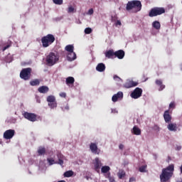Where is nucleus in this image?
I'll return each instance as SVG.
<instances>
[{
  "instance_id": "obj_27",
  "label": "nucleus",
  "mask_w": 182,
  "mask_h": 182,
  "mask_svg": "<svg viewBox=\"0 0 182 182\" xmlns=\"http://www.w3.org/2000/svg\"><path fill=\"white\" fill-rule=\"evenodd\" d=\"M152 26L153 28H154V29H160V28L161 27V25L160 24V23L157 21H155L152 23Z\"/></svg>"
},
{
  "instance_id": "obj_9",
  "label": "nucleus",
  "mask_w": 182,
  "mask_h": 182,
  "mask_svg": "<svg viewBox=\"0 0 182 182\" xmlns=\"http://www.w3.org/2000/svg\"><path fill=\"white\" fill-rule=\"evenodd\" d=\"M23 117L26 119L27 120H29V122H36V114L34 113H30L28 112H26L23 113Z\"/></svg>"
},
{
  "instance_id": "obj_16",
  "label": "nucleus",
  "mask_w": 182,
  "mask_h": 182,
  "mask_svg": "<svg viewBox=\"0 0 182 182\" xmlns=\"http://www.w3.org/2000/svg\"><path fill=\"white\" fill-rule=\"evenodd\" d=\"M121 99H123V92H118L117 94H114L112 97V100L114 102V103H116L117 100H121Z\"/></svg>"
},
{
  "instance_id": "obj_17",
  "label": "nucleus",
  "mask_w": 182,
  "mask_h": 182,
  "mask_svg": "<svg viewBox=\"0 0 182 182\" xmlns=\"http://www.w3.org/2000/svg\"><path fill=\"white\" fill-rule=\"evenodd\" d=\"M105 56L108 58V59H114L115 52L113 50H109L105 53Z\"/></svg>"
},
{
  "instance_id": "obj_50",
  "label": "nucleus",
  "mask_w": 182,
  "mask_h": 182,
  "mask_svg": "<svg viewBox=\"0 0 182 182\" xmlns=\"http://www.w3.org/2000/svg\"><path fill=\"white\" fill-rule=\"evenodd\" d=\"M180 170H181V174H182V165H181V167H180Z\"/></svg>"
},
{
  "instance_id": "obj_52",
  "label": "nucleus",
  "mask_w": 182,
  "mask_h": 182,
  "mask_svg": "<svg viewBox=\"0 0 182 182\" xmlns=\"http://www.w3.org/2000/svg\"><path fill=\"white\" fill-rule=\"evenodd\" d=\"M73 57V55H71V58Z\"/></svg>"
},
{
  "instance_id": "obj_40",
  "label": "nucleus",
  "mask_w": 182,
  "mask_h": 182,
  "mask_svg": "<svg viewBox=\"0 0 182 182\" xmlns=\"http://www.w3.org/2000/svg\"><path fill=\"white\" fill-rule=\"evenodd\" d=\"M62 110L65 112V110H69V105L67 104L66 105H63L61 107Z\"/></svg>"
},
{
  "instance_id": "obj_34",
  "label": "nucleus",
  "mask_w": 182,
  "mask_h": 182,
  "mask_svg": "<svg viewBox=\"0 0 182 182\" xmlns=\"http://www.w3.org/2000/svg\"><path fill=\"white\" fill-rule=\"evenodd\" d=\"M146 168H147V165H143L141 167H139V170L140 173H146Z\"/></svg>"
},
{
  "instance_id": "obj_15",
  "label": "nucleus",
  "mask_w": 182,
  "mask_h": 182,
  "mask_svg": "<svg viewBox=\"0 0 182 182\" xmlns=\"http://www.w3.org/2000/svg\"><path fill=\"white\" fill-rule=\"evenodd\" d=\"M57 159H58V161H57V164H59L60 166H61V167H63V164L64 161L63 160H65V156H63V154H62V153L58 152L57 153Z\"/></svg>"
},
{
  "instance_id": "obj_42",
  "label": "nucleus",
  "mask_w": 182,
  "mask_h": 182,
  "mask_svg": "<svg viewBox=\"0 0 182 182\" xmlns=\"http://www.w3.org/2000/svg\"><path fill=\"white\" fill-rule=\"evenodd\" d=\"M116 26H122V21L120 20H117V22L115 23Z\"/></svg>"
},
{
  "instance_id": "obj_1",
  "label": "nucleus",
  "mask_w": 182,
  "mask_h": 182,
  "mask_svg": "<svg viewBox=\"0 0 182 182\" xmlns=\"http://www.w3.org/2000/svg\"><path fill=\"white\" fill-rule=\"evenodd\" d=\"M174 173V164H170L166 168L162 169V172L160 175L161 182H167Z\"/></svg>"
},
{
  "instance_id": "obj_47",
  "label": "nucleus",
  "mask_w": 182,
  "mask_h": 182,
  "mask_svg": "<svg viewBox=\"0 0 182 182\" xmlns=\"http://www.w3.org/2000/svg\"><path fill=\"white\" fill-rule=\"evenodd\" d=\"M133 181H136V178H129V182H133Z\"/></svg>"
},
{
  "instance_id": "obj_19",
  "label": "nucleus",
  "mask_w": 182,
  "mask_h": 182,
  "mask_svg": "<svg viewBox=\"0 0 182 182\" xmlns=\"http://www.w3.org/2000/svg\"><path fill=\"white\" fill-rule=\"evenodd\" d=\"M115 58H117L118 59H123V58H124V50H119L115 51Z\"/></svg>"
},
{
  "instance_id": "obj_18",
  "label": "nucleus",
  "mask_w": 182,
  "mask_h": 182,
  "mask_svg": "<svg viewBox=\"0 0 182 182\" xmlns=\"http://www.w3.org/2000/svg\"><path fill=\"white\" fill-rule=\"evenodd\" d=\"M96 70L97 72H105V70H106V65L103 63H98L96 67Z\"/></svg>"
},
{
  "instance_id": "obj_3",
  "label": "nucleus",
  "mask_w": 182,
  "mask_h": 182,
  "mask_svg": "<svg viewBox=\"0 0 182 182\" xmlns=\"http://www.w3.org/2000/svg\"><path fill=\"white\" fill-rule=\"evenodd\" d=\"M55 41V36L53 34H48L41 38V43L43 48H49L52 43Z\"/></svg>"
},
{
  "instance_id": "obj_8",
  "label": "nucleus",
  "mask_w": 182,
  "mask_h": 182,
  "mask_svg": "<svg viewBox=\"0 0 182 182\" xmlns=\"http://www.w3.org/2000/svg\"><path fill=\"white\" fill-rule=\"evenodd\" d=\"M141 95H143V90H141V88L136 87L131 93V97H132V99H139V97H141Z\"/></svg>"
},
{
  "instance_id": "obj_46",
  "label": "nucleus",
  "mask_w": 182,
  "mask_h": 182,
  "mask_svg": "<svg viewBox=\"0 0 182 182\" xmlns=\"http://www.w3.org/2000/svg\"><path fill=\"white\" fill-rule=\"evenodd\" d=\"M119 149L120 150H123V149H124V145L120 144L119 146Z\"/></svg>"
},
{
  "instance_id": "obj_12",
  "label": "nucleus",
  "mask_w": 182,
  "mask_h": 182,
  "mask_svg": "<svg viewBox=\"0 0 182 182\" xmlns=\"http://www.w3.org/2000/svg\"><path fill=\"white\" fill-rule=\"evenodd\" d=\"M138 85L139 82L129 80L124 84V87H126V89H130V87H135V86H137Z\"/></svg>"
},
{
  "instance_id": "obj_43",
  "label": "nucleus",
  "mask_w": 182,
  "mask_h": 182,
  "mask_svg": "<svg viewBox=\"0 0 182 182\" xmlns=\"http://www.w3.org/2000/svg\"><path fill=\"white\" fill-rule=\"evenodd\" d=\"M159 86H160V87H159V92H161V90H163L164 89L166 88V85H163V84H161V85H159Z\"/></svg>"
},
{
  "instance_id": "obj_45",
  "label": "nucleus",
  "mask_w": 182,
  "mask_h": 182,
  "mask_svg": "<svg viewBox=\"0 0 182 182\" xmlns=\"http://www.w3.org/2000/svg\"><path fill=\"white\" fill-rule=\"evenodd\" d=\"M60 97H66V94L65 92H60Z\"/></svg>"
},
{
  "instance_id": "obj_2",
  "label": "nucleus",
  "mask_w": 182,
  "mask_h": 182,
  "mask_svg": "<svg viewBox=\"0 0 182 182\" xmlns=\"http://www.w3.org/2000/svg\"><path fill=\"white\" fill-rule=\"evenodd\" d=\"M141 1L139 0H132L128 1L127 4L126 9L127 11H132L134 14H137L141 11Z\"/></svg>"
},
{
  "instance_id": "obj_38",
  "label": "nucleus",
  "mask_w": 182,
  "mask_h": 182,
  "mask_svg": "<svg viewBox=\"0 0 182 182\" xmlns=\"http://www.w3.org/2000/svg\"><path fill=\"white\" fill-rule=\"evenodd\" d=\"M75 11V8H73L72 6L68 7V14H72Z\"/></svg>"
},
{
  "instance_id": "obj_36",
  "label": "nucleus",
  "mask_w": 182,
  "mask_h": 182,
  "mask_svg": "<svg viewBox=\"0 0 182 182\" xmlns=\"http://www.w3.org/2000/svg\"><path fill=\"white\" fill-rule=\"evenodd\" d=\"M113 79H114V80H116L117 82H122V78H120V77H119V76H117L116 75H114L113 76Z\"/></svg>"
},
{
  "instance_id": "obj_51",
  "label": "nucleus",
  "mask_w": 182,
  "mask_h": 182,
  "mask_svg": "<svg viewBox=\"0 0 182 182\" xmlns=\"http://www.w3.org/2000/svg\"><path fill=\"white\" fill-rule=\"evenodd\" d=\"M181 70H182V64H181Z\"/></svg>"
},
{
  "instance_id": "obj_41",
  "label": "nucleus",
  "mask_w": 182,
  "mask_h": 182,
  "mask_svg": "<svg viewBox=\"0 0 182 182\" xmlns=\"http://www.w3.org/2000/svg\"><path fill=\"white\" fill-rule=\"evenodd\" d=\"M162 84H163V82L161 81V80H156V85H157L158 86H160Z\"/></svg>"
},
{
  "instance_id": "obj_6",
  "label": "nucleus",
  "mask_w": 182,
  "mask_h": 182,
  "mask_svg": "<svg viewBox=\"0 0 182 182\" xmlns=\"http://www.w3.org/2000/svg\"><path fill=\"white\" fill-rule=\"evenodd\" d=\"M32 76V68H23L20 73V77L23 80H29Z\"/></svg>"
},
{
  "instance_id": "obj_39",
  "label": "nucleus",
  "mask_w": 182,
  "mask_h": 182,
  "mask_svg": "<svg viewBox=\"0 0 182 182\" xmlns=\"http://www.w3.org/2000/svg\"><path fill=\"white\" fill-rule=\"evenodd\" d=\"M176 108V103L174 102H171L169 104V110L170 109H175Z\"/></svg>"
},
{
  "instance_id": "obj_28",
  "label": "nucleus",
  "mask_w": 182,
  "mask_h": 182,
  "mask_svg": "<svg viewBox=\"0 0 182 182\" xmlns=\"http://www.w3.org/2000/svg\"><path fill=\"white\" fill-rule=\"evenodd\" d=\"M47 161L49 166H53V164H58V161H55L53 158H48Z\"/></svg>"
},
{
  "instance_id": "obj_31",
  "label": "nucleus",
  "mask_w": 182,
  "mask_h": 182,
  "mask_svg": "<svg viewBox=\"0 0 182 182\" xmlns=\"http://www.w3.org/2000/svg\"><path fill=\"white\" fill-rule=\"evenodd\" d=\"M46 153V149L44 147H40L38 150V154L39 156H42Z\"/></svg>"
},
{
  "instance_id": "obj_21",
  "label": "nucleus",
  "mask_w": 182,
  "mask_h": 182,
  "mask_svg": "<svg viewBox=\"0 0 182 182\" xmlns=\"http://www.w3.org/2000/svg\"><path fill=\"white\" fill-rule=\"evenodd\" d=\"M38 91L39 93H48L49 92V87L48 86L43 85L38 87Z\"/></svg>"
},
{
  "instance_id": "obj_20",
  "label": "nucleus",
  "mask_w": 182,
  "mask_h": 182,
  "mask_svg": "<svg viewBox=\"0 0 182 182\" xmlns=\"http://www.w3.org/2000/svg\"><path fill=\"white\" fill-rule=\"evenodd\" d=\"M167 129L169 132H177V124L169 123L167 126Z\"/></svg>"
},
{
  "instance_id": "obj_22",
  "label": "nucleus",
  "mask_w": 182,
  "mask_h": 182,
  "mask_svg": "<svg viewBox=\"0 0 182 182\" xmlns=\"http://www.w3.org/2000/svg\"><path fill=\"white\" fill-rule=\"evenodd\" d=\"M132 133H134L135 136H140V134H141V129L137 126H134L132 129Z\"/></svg>"
},
{
  "instance_id": "obj_24",
  "label": "nucleus",
  "mask_w": 182,
  "mask_h": 182,
  "mask_svg": "<svg viewBox=\"0 0 182 182\" xmlns=\"http://www.w3.org/2000/svg\"><path fill=\"white\" fill-rule=\"evenodd\" d=\"M117 176H118V178H119V180H122L124 178V177H126V172L123 170H120L117 173Z\"/></svg>"
},
{
  "instance_id": "obj_29",
  "label": "nucleus",
  "mask_w": 182,
  "mask_h": 182,
  "mask_svg": "<svg viewBox=\"0 0 182 182\" xmlns=\"http://www.w3.org/2000/svg\"><path fill=\"white\" fill-rule=\"evenodd\" d=\"M102 173L106 174V173H109L110 171V166H104L101 168Z\"/></svg>"
},
{
  "instance_id": "obj_14",
  "label": "nucleus",
  "mask_w": 182,
  "mask_h": 182,
  "mask_svg": "<svg viewBox=\"0 0 182 182\" xmlns=\"http://www.w3.org/2000/svg\"><path fill=\"white\" fill-rule=\"evenodd\" d=\"M90 149L94 154H100V149L97 148V144L95 143H91L90 145Z\"/></svg>"
},
{
  "instance_id": "obj_37",
  "label": "nucleus",
  "mask_w": 182,
  "mask_h": 182,
  "mask_svg": "<svg viewBox=\"0 0 182 182\" xmlns=\"http://www.w3.org/2000/svg\"><path fill=\"white\" fill-rule=\"evenodd\" d=\"M92 32V28H86L85 29V33H86V35H90V33Z\"/></svg>"
},
{
  "instance_id": "obj_11",
  "label": "nucleus",
  "mask_w": 182,
  "mask_h": 182,
  "mask_svg": "<svg viewBox=\"0 0 182 182\" xmlns=\"http://www.w3.org/2000/svg\"><path fill=\"white\" fill-rule=\"evenodd\" d=\"M93 164L95 171H97V173H100V168L102 165L100 159H99V158H95Z\"/></svg>"
},
{
  "instance_id": "obj_23",
  "label": "nucleus",
  "mask_w": 182,
  "mask_h": 182,
  "mask_svg": "<svg viewBox=\"0 0 182 182\" xmlns=\"http://www.w3.org/2000/svg\"><path fill=\"white\" fill-rule=\"evenodd\" d=\"M65 83L68 86L73 85V83H75V78L73 77H68L66 78Z\"/></svg>"
},
{
  "instance_id": "obj_33",
  "label": "nucleus",
  "mask_w": 182,
  "mask_h": 182,
  "mask_svg": "<svg viewBox=\"0 0 182 182\" xmlns=\"http://www.w3.org/2000/svg\"><path fill=\"white\" fill-rule=\"evenodd\" d=\"M48 106L50 107V109H55V107H58V103H56V101L48 102Z\"/></svg>"
},
{
  "instance_id": "obj_25",
  "label": "nucleus",
  "mask_w": 182,
  "mask_h": 182,
  "mask_svg": "<svg viewBox=\"0 0 182 182\" xmlns=\"http://www.w3.org/2000/svg\"><path fill=\"white\" fill-rule=\"evenodd\" d=\"M31 86H39L41 81L38 79L33 80L30 82Z\"/></svg>"
},
{
  "instance_id": "obj_44",
  "label": "nucleus",
  "mask_w": 182,
  "mask_h": 182,
  "mask_svg": "<svg viewBox=\"0 0 182 182\" xmlns=\"http://www.w3.org/2000/svg\"><path fill=\"white\" fill-rule=\"evenodd\" d=\"M93 12H94L93 9H90L87 14L88 15H93Z\"/></svg>"
},
{
  "instance_id": "obj_5",
  "label": "nucleus",
  "mask_w": 182,
  "mask_h": 182,
  "mask_svg": "<svg viewBox=\"0 0 182 182\" xmlns=\"http://www.w3.org/2000/svg\"><path fill=\"white\" fill-rule=\"evenodd\" d=\"M166 14V9L164 7H154L151 9L149 12V16L150 18H154V16H159Z\"/></svg>"
},
{
  "instance_id": "obj_10",
  "label": "nucleus",
  "mask_w": 182,
  "mask_h": 182,
  "mask_svg": "<svg viewBox=\"0 0 182 182\" xmlns=\"http://www.w3.org/2000/svg\"><path fill=\"white\" fill-rule=\"evenodd\" d=\"M15 136V131L14 129H8L4 133V139L6 140H11Z\"/></svg>"
},
{
  "instance_id": "obj_35",
  "label": "nucleus",
  "mask_w": 182,
  "mask_h": 182,
  "mask_svg": "<svg viewBox=\"0 0 182 182\" xmlns=\"http://www.w3.org/2000/svg\"><path fill=\"white\" fill-rule=\"evenodd\" d=\"M53 2L55 4V5H62L63 0H53Z\"/></svg>"
},
{
  "instance_id": "obj_32",
  "label": "nucleus",
  "mask_w": 182,
  "mask_h": 182,
  "mask_svg": "<svg viewBox=\"0 0 182 182\" xmlns=\"http://www.w3.org/2000/svg\"><path fill=\"white\" fill-rule=\"evenodd\" d=\"M64 177H72V176H73V171H67L64 173L63 174Z\"/></svg>"
},
{
  "instance_id": "obj_30",
  "label": "nucleus",
  "mask_w": 182,
  "mask_h": 182,
  "mask_svg": "<svg viewBox=\"0 0 182 182\" xmlns=\"http://www.w3.org/2000/svg\"><path fill=\"white\" fill-rule=\"evenodd\" d=\"M47 102L48 103H52L53 102H56V98L53 95H50L47 97Z\"/></svg>"
},
{
  "instance_id": "obj_7",
  "label": "nucleus",
  "mask_w": 182,
  "mask_h": 182,
  "mask_svg": "<svg viewBox=\"0 0 182 182\" xmlns=\"http://www.w3.org/2000/svg\"><path fill=\"white\" fill-rule=\"evenodd\" d=\"M74 49H75V47L73 46V45H68L65 48V50L69 53L67 55V58L70 62L76 59V53L73 52Z\"/></svg>"
},
{
  "instance_id": "obj_49",
  "label": "nucleus",
  "mask_w": 182,
  "mask_h": 182,
  "mask_svg": "<svg viewBox=\"0 0 182 182\" xmlns=\"http://www.w3.org/2000/svg\"><path fill=\"white\" fill-rule=\"evenodd\" d=\"M154 129H159V126H157V125H155V126H154Z\"/></svg>"
},
{
  "instance_id": "obj_53",
  "label": "nucleus",
  "mask_w": 182,
  "mask_h": 182,
  "mask_svg": "<svg viewBox=\"0 0 182 182\" xmlns=\"http://www.w3.org/2000/svg\"><path fill=\"white\" fill-rule=\"evenodd\" d=\"M178 182H182V181H178Z\"/></svg>"
},
{
  "instance_id": "obj_48",
  "label": "nucleus",
  "mask_w": 182,
  "mask_h": 182,
  "mask_svg": "<svg viewBox=\"0 0 182 182\" xmlns=\"http://www.w3.org/2000/svg\"><path fill=\"white\" fill-rule=\"evenodd\" d=\"M176 150H178V151L181 150V146H177Z\"/></svg>"
},
{
  "instance_id": "obj_13",
  "label": "nucleus",
  "mask_w": 182,
  "mask_h": 182,
  "mask_svg": "<svg viewBox=\"0 0 182 182\" xmlns=\"http://www.w3.org/2000/svg\"><path fill=\"white\" fill-rule=\"evenodd\" d=\"M164 119L165 123H171L172 117L171 114H170V109L166 110L164 113Z\"/></svg>"
},
{
  "instance_id": "obj_4",
  "label": "nucleus",
  "mask_w": 182,
  "mask_h": 182,
  "mask_svg": "<svg viewBox=\"0 0 182 182\" xmlns=\"http://www.w3.org/2000/svg\"><path fill=\"white\" fill-rule=\"evenodd\" d=\"M59 61V55L55 53H50L48 55L46 56V63L48 66H53L55 63Z\"/></svg>"
},
{
  "instance_id": "obj_26",
  "label": "nucleus",
  "mask_w": 182,
  "mask_h": 182,
  "mask_svg": "<svg viewBox=\"0 0 182 182\" xmlns=\"http://www.w3.org/2000/svg\"><path fill=\"white\" fill-rule=\"evenodd\" d=\"M11 46H12V41H9L5 44V46H4L1 48L2 52H5L6 50V49H9V48H11Z\"/></svg>"
}]
</instances>
